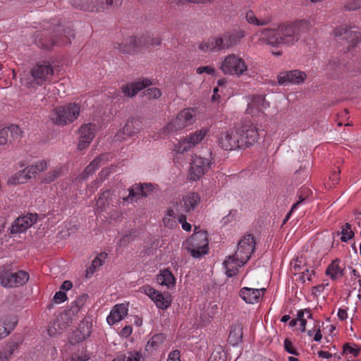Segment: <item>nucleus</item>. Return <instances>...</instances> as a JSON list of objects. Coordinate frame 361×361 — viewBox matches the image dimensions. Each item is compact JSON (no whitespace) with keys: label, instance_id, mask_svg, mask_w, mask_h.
<instances>
[{"label":"nucleus","instance_id":"f257e3e1","mask_svg":"<svg viewBox=\"0 0 361 361\" xmlns=\"http://www.w3.org/2000/svg\"><path fill=\"white\" fill-rule=\"evenodd\" d=\"M306 26V22L298 21L281 25L276 30L266 29L262 32L261 39L273 47H290L299 41Z\"/></svg>","mask_w":361,"mask_h":361},{"label":"nucleus","instance_id":"f03ea898","mask_svg":"<svg viewBox=\"0 0 361 361\" xmlns=\"http://www.w3.org/2000/svg\"><path fill=\"white\" fill-rule=\"evenodd\" d=\"M54 73V68L49 63H37L29 73H24L22 75L20 83L27 87H31L35 85H42L51 81Z\"/></svg>","mask_w":361,"mask_h":361},{"label":"nucleus","instance_id":"7ed1b4c3","mask_svg":"<svg viewBox=\"0 0 361 361\" xmlns=\"http://www.w3.org/2000/svg\"><path fill=\"white\" fill-rule=\"evenodd\" d=\"M243 37V31L236 33H224L219 37H212L202 42L199 49L204 52H219L235 46Z\"/></svg>","mask_w":361,"mask_h":361},{"label":"nucleus","instance_id":"20e7f679","mask_svg":"<svg viewBox=\"0 0 361 361\" xmlns=\"http://www.w3.org/2000/svg\"><path fill=\"white\" fill-rule=\"evenodd\" d=\"M80 108L78 104L70 103L54 108L49 114L50 120L56 125L65 126L73 122L79 116Z\"/></svg>","mask_w":361,"mask_h":361},{"label":"nucleus","instance_id":"39448f33","mask_svg":"<svg viewBox=\"0 0 361 361\" xmlns=\"http://www.w3.org/2000/svg\"><path fill=\"white\" fill-rule=\"evenodd\" d=\"M219 68L225 75L240 77L247 72V66L243 58L235 54H230L224 57Z\"/></svg>","mask_w":361,"mask_h":361},{"label":"nucleus","instance_id":"423d86ee","mask_svg":"<svg viewBox=\"0 0 361 361\" xmlns=\"http://www.w3.org/2000/svg\"><path fill=\"white\" fill-rule=\"evenodd\" d=\"M208 238L205 231L195 232L186 241L188 251L195 258L208 252Z\"/></svg>","mask_w":361,"mask_h":361},{"label":"nucleus","instance_id":"0eeeda50","mask_svg":"<svg viewBox=\"0 0 361 361\" xmlns=\"http://www.w3.org/2000/svg\"><path fill=\"white\" fill-rule=\"evenodd\" d=\"M195 116L194 109H185L180 111L176 117L164 127V131L166 133H171L173 131L183 130L195 121Z\"/></svg>","mask_w":361,"mask_h":361},{"label":"nucleus","instance_id":"6e6552de","mask_svg":"<svg viewBox=\"0 0 361 361\" xmlns=\"http://www.w3.org/2000/svg\"><path fill=\"white\" fill-rule=\"evenodd\" d=\"M240 149H245L250 147L256 143L259 135L258 129L252 123H246L237 129Z\"/></svg>","mask_w":361,"mask_h":361},{"label":"nucleus","instance_id":"1a4fd4ad","mask_svg":"<svg viewBox=\"0 0 361 361\" xmlns=\"http://www.w3.org/2000/svg\"><path fill=\"white\" fill-rule=\"evenodd\" d=\"M255 240L252 234L245 235L239 241L235 251V257L241 260L240 264H245L250 258L255 248Z\"/></svg>","mask_w":361,"mask_h":361},{"label":"nucleus","instance_id":"9d476101","mask_svg":"<svg viewBox=\"0 0 361 361\" xmlns=\"http://www.w3.org/2000/svg\"><path fill=\"white\" fill-rule=\"evenodd\" d=\"M29 280L27 272L20 270L17 272L3 271L0 275V283L5 288L18 287L25 284Z\"/></svg>","mask_w":361,"mask_h":361},{"label":"nucleus","instance_id":"9b49d317","mask_svg":"<svg viewBox=\"0 0 361 361\" xmlns=\"http://www.w3.org/2000/svg\"><path fill=\"white\" fill-rule=\"evenodd\" d=\"M212 162L209 158L195 155L191 163L189 178L195 181L200 178L209 169Z\"/></svg>","mask_w":361,"mask_h":361},{"label":"nucleus","instance_id":"f8f14e48","mask_svg":"<svg viewBox=\"0 0 361 361\" xmlns=\"http://www.w3.org/2000/svg\"><path fill=\"white\" fill-rule=\"evenodd\" d=\"M200 201L197 193L190 192L184 195L182 199L176 201L173 206L179 214H185L193 211Z\"/></svg>","mask_w":361,"mask_h":361},{"label":"nucleus","instance_id":"ddd939ff","mask_svg":"<svg viewBox=\"0 0 361 361\" xmlns=\"http://www.w3.org/2000/svg\"><path fill=\"white\" fill-rule=\"evenodd\" d=\"M140 290L149 296L158 308L165 310L171 305V300L169 295H164L148 285L141 287Z\"/></svg>","mask_w":361,"mask_h":361},{"label":"nucleus","instance_id":"4468645a","mask_svg":"<svg viewBox=\"0 0 361 361\" xmlns=\"http://www.w3.org/2000/svg\"><path fill=\"white\" fill-rule=\"evenodd\" d=\"M218 145L224 150L240 149L237 130H230L220 133L218 136Z\"/></svg>","mask_w":361,"mask_h":361},{"label":"nucleus","instance_id":"2eb2a0df","mask_svg":"<svg viewBox=\"0 0 361 361\" xmlns=\"http://www.w3.org/2000/svg\"><path fill=\"white\" fill-rule=\"evenodd\" d=\"M336 37H343L350 47H355L361 40V32L357 27L341 26L334 31Z\"/></svg>","mask_w":361,"mask_h":361},{"label":"nucleus","instance_id":"dca6fc26","mask_svg":"<svg viewBox=\"0 0 361 361\" xmlns=\"http://www.w3.org/2000/svg\"><path fill=\"white\" fill-rule=\"evenodd\" d=\"M22 135L23 131L16 125L0 130V147L13 144L22 137Z\"/></svg>","mask_w":361,"mask_h":361},{"label":"nucleus","instance_id":"f3484780","mask_svg":"<svg viewBox=\"0 0 361 361\" xmlns=\"http://www.w3.org/2000/svg\"><path fill=\"white\" fill-rule=\"evenodd\" d=\"M142 121L137 118H132L127 121L122 130H119L115 135V140L121 141L126 139L128 137L133 136L137 133L142 128Z\"/></svg>","mask_w":361,"mask_h":361},{"label":"nucleus","instance_id":"a211bd4d","mask_svg":"<svg viewBox=\"0 0 361 361\" xmlns=\"http://www.w3.org/2000/svg\"><path fill=\"white\" fill-rule=\"evenodd\" d=\"M278 82L280 85L286 86L290 84H300L306 78V74L298 70L281 72L278 75Z\"/></svg>","mask_w":361,"mask_h":361},{"label":"nucleus","instance_id":"6ab92c4d","mask_svg":"<svg viewBox=\"0 0 361 361\" xmlns=\"http://www.w3.org/2000/svg\"><path fill=\"white\" fill-rule=\"evenodd\" d=\"M37 219V214H27L16 219L11 228V233H21L30 228Z\"/></svg>","mask_w":361,"mask_h":361},{"label":"nucleus","instance_id":"aec40b11","mask_svg":"<svg viewBox=\"0 0 361 361\" xmlns=\"http://www.w3.org/2000/svg\"><path fill=\"white\" fill-rule=\"evenodd\" d=\"M95 130L96 125L92 123L85 124L80 128V136L78 145L79 149L82 150L89 145L94 137Z\"/></svg>","mask_w":361,"mask_h":361},{"label":"nucleus","instance_id":"412c9836","mask_svg":"<svg viewBox=\"0 0 361 361\" xmlns=\"http://www.w3.org/2000/svg\"><path fill=\"white\" fill-rule=\"evenodd\" d=\"M265 288H251L244 287L240 289L239 295L247 303L255 304L259 302L264 294Z\"/></svg>","mask_w":361,"mask_h":361},{"label":"nucleus","instance_id":"4be33fe9","mask_svg":"<svg viewBox=\"0 0 361 361\" xmlns=\"http://www.w3.org/2000/svg\"><path fill=\"white\" fill-rule=\"evenodd\" d=\"M75 8L86 11H102L103 4L100 0H69Z\"/></svg>","mask_w":361,"mask_h":361},{"label":"nucleus","instance_id":"5701e85b","mask_svg":"<svg viewBox=\"0 0 361 361\" xmlns=\"http://www.w3.org/2000/svg\"><path fill=\"white\" fill-rule=\"evenodd\" d=\"M37 173L33 165L28 166L22 171L9 178L8 183L12 185H18L24 183Z\"/></svg>","mask_w":361,"mask_h":361},{"label":"nucleus","instance_id":"b1692460","mask_svg":"<svg viewBox=\"0 0 361 361\" xmlns=\"http://www.w3.org/2000/svg\"><path fill=\"white\" fill-rule=\"evenodd\" d=\"M115 47L123 54H133L140 49L139 39L133 36L127 37Z\"/></svg>","mask_w":361,"mask_h":361},{"label":"nucleus","instance_id":"393cba45","mask_svg":"<svg viewBox=\"0 0 361 361\" xmlns=\"http://www.w3.org/2000/svg\"><path fill=\"white\" fill-rule=\"evenodd\" d=\"M128 314V309L124 304H118L114 307L110 314L106 318V322L109 325H113L116 322L121 321Z\"/></svg>","mask_w":361,"mask_h":361},{"label":"nucleus","instance_id":"a878e982","mask_svg":"<svg viewBox=\"0 0 361 361\" xmlns=\"http://www.w3.org/2000/svg\"><path fill=\"white\" fill-rule=\"evenodd\" d=\"M151 84L147 79L138 81L130 85H126L122 87V92L128 97L135 96L139 91L148 87Z\"/></svg>","mask_w":361,"mask_h":361},{"label":"nucleus","instance_id":"bb28decb","mask_svg":"<svg viewBox=\"0 0 361 361\" xmlns=\"http://www.w3.org/2000/svg\"><path fill=\"white\" fill-rule=\"evenodd\" d=\"M344 269L345 268L341 266V260L337 258L333 260L327 267L325 274L329 276L331 280H337L343 276Z\"/></svg>","mask_w":361,"mask_h":361},{"label":"nucleus","instance_id":"cd10ccee","mask_svg":"<svg viewBox=\"0 0 361 361\" xmlns=\"http://www.w3.org/2000/svg\"><path fill=\"white\" fill-rule=\"evenodd\" d=\"M17 320L14 317L7 316L0 319V340L14 329Z\"/></svg>","mask_w":361,"mask_h":361},{"label":"nucleus","instance_id":"c85d7f7f","mask_svg":"<svg viewBox=\"0 0 361 361\" xmlns=\"http://www.w3.org/2000/svg\"><path fill=\"white\" fill-rule=\"evenodd\" d=\"M88 298L87 294H82L79 295L75 300L72 303V305L70 307L68 310L63 312V315L62 316L63 319H66L69 316H75L76 315L80 309L85 304L87 299Z\"/></svg>","mask_w":361,"mask_h":361},{"label":"nucleus","instance_id":"c756f323","mask_svg":"<svg viewBox=\"0 0 361 361\" xmlns=\"http://www.w3.org/2000/svg\"><path fill=\"white\" fill-rule=\"evenodd\" d=\"M240 259H236L235 255L228 256L224 262V265L226 270V273L228 277H232L237 274L238 268L243 267L244 264H240Z\"/></svg>","mask_w":361,"mask_h":361},{"label":"nucleus","instance_id":"7c9ffc66","mask_svg":"<svg viewBox=\"0 0 361 361\" xmlns=\"http://www.w3.org/2000/svg\"><path fill=\"white\" fill-rule=\"evenodd\" d=\"M243 341V326L241 324H234L231 326L228 338L230 344L235 346Z\"/></svg>","mask_w":361,"mask_h":361},{"label":"nucleus","instance_id":"2f4dec72","mask_svg":"<svg viewBox=\"0 0 361 361\" xmlns=\"http://www.w3.org/2000/svg\"><path fill=\"white\" fill-rule=\"evenodd\" d=\"M65 171L66 167L64 166L59 165L56 166L44 175L42 180V183L49 184L54 182L59 178L63 176Z\"/></svg>","mask_w":361,"mask_h":361},{"label":"nucleus","instance_id":"473e14b6","mask_svg":"<svg viewBox=\"0 0 361 361\" xmlns=\"http://www.w3.org/2000/svg\"><path fill=\"white\" fill-rule=\"evenodd\" d=\"M75 34L72 30H67L65 34L60 39H53L50 44L43 45L44 49H51L54 45H65L71 44V39H74Z\"/></svg>","mask_w":361,"mask_h":361},{"label":"nucleus","instance_id":"72a5a7b5","mask_svg":"<svg viewBox=\"0 0 361 361\" xmlns=\"http://www.w3.org/2000/svg\"><path fill=\"white\" fill-rule=\"evenodd\" d=\"M145 192L140 184H135L129 188V195L123 200L128 202H136L141 197H146Z\"/></svg>","mask_w":361,"mask_h":361},{"label":"nucleus","instance_id":"f704fd0d","mask_svg":"<svg viewBox=\"0 0 361 361\" xmlns=\"http://www.w3.org/2000/svg\"><path fill=\"white\" fill-rule=\"evenodd\" d=\"M157 281L160 285L166 286L169 288L173 287L176 282L175 277L168 269L161 271V273L157 275Z\"/></svg>","mask_w":361,"mask_h":361},{"label":"nucleus","instance_id":"c9c22d12","mask_svg":"<svg viewBox=\"0 0 361 361\" xmlns=\"http://www.w3.org/2000/svg\"><path fill=\"white\" fill-rule=\"evenodd\" d=\"M106 257L107 254L106 252H101L94 259L92 262V264L86 270L87 278L91 277L97 269L103 264Z\"/></svg>","mask_w":361,"mask_h":361},{"label":"nucleus","instance_id":"e433bc0d","mask_svg":"<svg viewBox=\"0 0 361 361\" xmlns=\"http://www.w3.org/2000/svg\"><path fill=\"white\" fill-rule=\"evenodd\" d=\"M18 347V343L17 341L8 343L0 350V361H8Z\"/></svg>","mask_w":361,"mask_h":361},{"label":"nucleus","instance_id":"4c0bfd02","mask_svg":"<svg viewBox=\"0 0 361 361\" xmlns=\"http://www.w3.org/2000/svg\"><path fill=\"white\" fill-rule=\"evenodd\" d=\"M269 106V102L266 101L265 97L262 95L254 96L252 102L248 104V109L251 110L256 109L258 111H262Z\"/></svg>","mask_w":361,"mask_h":361},{"label":"nucleus","instance_id":"58836bf2","mask_svg":"<svg viewBox=\"0 0 361 361\" xmlns=\"http://www.w3.org/2000/svg\"><path fill=\"white\" fill-rule=\"evenodd\" d=\"M138 39L140 48L149 46H159L161 43V39L159 37H153L149 35H143L138 37Z\"/></svg>","mask_w":361,"mask_h":361},{"label":"nucleus","instance_id":"ea45409f","mask_svg":"<svg viewBox=\"0 0 361 361\" xmlns=\"http://www.w3.org/2000/svg\"><path fill=\"white\" fill-rule=\"evenodd\" d=\"M207 133V130L205 128H202L199 130L195 131L192 134L190 135L188 137L192 146L194 147L197 144H199L206 136Z\"/></svg>","mask_w":361,"mask_h":361},{"label":"nucleus","instance_id":"a19ab883","mask_svg":"<svg viewBox=\"0 0 361 361\" xmlns=\"http://www.w3.org/2000/svg\"><path fill=\"white\" fill-rule=\"evenodd\" d=\"M341 235V240L342 242H347L354 237L355 233L352 229L351 224L346 223L342 226Z\"/></svg>","mask_w":361,"mask_h":361},{"label":"nucleus","instance_id":"79ce46f5","mask_svg":"<svg viewBox=\"0 0 361 361\" xmlns=\"http://www.w3.org/2000/svg\"><path fill=\"white\" fill-rule=\"evenodd\" d=\"M165 338L166 337L163 334H156L149 340L147 344V348H157L164 341Z\"/></svg>","mask_w":361,"mask_h":361},{"label":"nucleus","instance_id":"37998d69","mask_svg":"<svg viewBox=\"0 0 361 361\" xmlns=\"http://www.w3.org/2000/svg\"><path fill=\"white\" fill-rule=\"evenodd\" d=\"M245 18L249 23L256 25H265L268 23V21L266 20L258 19L252 11L247 12Z\"/></svg>","mask_w":361,"mask_h":361},{"label":"nucleus","instance_id":"c03bdc74","mask_svg":"<svg viewBox=\"0 0 361 361\" xmlns=\"http://www.w3.org/2000/svg\"><path fill=\"white\" fill-rule=\"evenodd\" d=\"M193 147L190 144V141L188 140V137L180 140L178 143L177 144L176 147V149L178 153H184L185 152H188L190 149H192Z\"/></svg>","mask_w":361,"mask_h":361},{"label":"nucleus","instance_id":"a18cd8bd","mask_svg":"<svg viewBox=\"0 0 361 361\" xmlns=\"http://www.w3.org/2000/svg\"><path fill=\"white\" fill-rule=\"evenodd\" d=\"M103 4L102 11L109 8H118L121 6L123 0H100Z\"/></svg>","mask_w":361,"mask_h":361},{"label":"nucleus","instance_id":"49530a36","mask_svg":"<svg viewBox=\"0 0 361 361\" xmlns=\"http://www.w3.org/2000/svg\"><path fill=\"white\" fill-rule=\"evenodd\" d=\"M97 170V167L94 166L92 164H90L84 170V171L78 177L81 180H85L89 176L92 175L95 171Z\"/></svg>","mask_w":361,"mask_h":361},{"label":"nucleus","instance_id":"de8ad7c7","mask_svg":"<svg viewBox=\"0 0 361 361\" xmlns=\"http://www.w3.org/2000/svg\"><path fill=\"white\" fill-rule=\"evenodd\" d=\"M140 354L139 353H135L133 354H130L128 357H126L125 355H121L113 361H140Z\"/></svg>","mask_w":361,"mask_h":361},{"label":"nucleus","instance_id":"09e8293b","mask_svg":"<svg viewBox=\"0 0 361 361\" xmlns=\"http://www.w3.org/2000/svg\"><path fill=\"white\" fill-rule=\"evenodd\" d=\"M343 8L345 11H355L361 8V0H351L346 3Z\"/></svg>","mask_w":361,"mask_h":361},{"label":"nucleus","instance_id":"8fccbe9b","mask_svg":"<svg viewBox=\"0 0 361 361\" xmlns=\"http://www.w3.org/2000/svg\"><path fill=\"white\" fill-rule=\"evenodd\" d=\"M109 158V154H102L99 156L97 157L92 162L91 164H94L97 167V169H99V167L103 164H104L107 161Z\"/></svg>","mask_w":361,"mask_h":361},{"label":"nucleus","instance_id":"3c124183","mask_svg":"<svg viewBox=\"0 0 361 361\" xmlns=\"http://www.w3.org/2000/svg\"><path fill=\"white\" fill-rule=\"evenodd\" d=\"M307 175V172L301 167L299 170L296 171L293 175V178L296 184L300 183L302 180L306 178Z\"/></svg>","mask_w":361,"mask_h":361},{"label":"nucleus","instance_id":"603ef678","mask_svg":"<svg viewBox=\"0 0 361 361\" xmlns=\"http://www.w3.org/2000/svg\"><path fill=\"white\" fill-rule=\"evenodd\" d=\"M197 74L207 73L208 75H214L216 74V69L210 66H200L196 70Z\"/></svg>","mask_w":361,"mask_h":361},{"label":"nucleus","instance_id":"864d4df0","mask_svg":"<svg viewBox=\"0 0 361 361\" xmlns=\"http://www.w3.org/2000/svg\"><path fill=\"white\" fill-rule=\"evenodd\" d=\"M163 223L164 226L169 228H174L178 225L176 218L170 216H164L163 218Z\"/></svg>","mask_w":361,"mask_h":361},{"label":"nucleus","instance_id":"5fc2aeb1","mask_svg":"<svg viewBox=\"0 0 361 361\" xmlns=\"http://www.w3.org/2000/svg\"><path fill=\"white\" fill-rule=\"evenodd\" d=\"M308 193L309 190H307V188H304L300 191V194L299 195V200L292 206L291 212L297 209L298 205L306 199V197L308 195Z\"/></svg>","mask_w":361,"mask_h":361},{"label":"nucleus","instance_id":"6e6d98bb","mask_svg":"<svg viewBox=\"0 0 361 361\" xmlns=\"http://www.w3.org/2000/svg\"><path fill=\"white\" fill-rule=\"evenodd\" d=\"M63 315V313L61 314L59 317L58 318V322L60 324H59V327L62 329L63 328H66L67 326H70L72 324L73 316H69L66 319H63L62 316Z\"/></svg>","mask_w":361,"mask_h":361},{"label":"nucleus","instance_id":"4d7b16f0","mask_svg":"<svg viewBox=\"0 0 361 361\" xmlns=\"http://www.w3.org/2000/svg\"><path fill=\"white\" fill-rule=\"evenodd\" d=\"M343 353L344 354H352L353 357H357L359 355L360 353V348H355L352 346H350L348 343H345L343 345Z\"/></svg>","mask_w":361,"mask_h":361},{"label":"nucleus","instance_id":"13d9d810","mask_svg":"<svg viewBox=\"0 0 361 361\" xmlns=\"http://www.w3.org/2000/svg\"><path fill=\"white\" fill-rule=\"evenodd\" d=\"M314 274V270H310L308 269H306L305 271H302L300 274L299 278L302 283H305L306 281H310L312 279V276Z\"/></svg>","mask_w":361,"mask_h":361},{"label":"nucleus","instance_id":"bf43d9fd","mask_svg":"<svg viewBox=\"0 0 361 361\" xmlns=\"http://www.w3.org/2000/svg\"><path fill=\"white\" fill-rule=\"evenodd\" d=\"M284 348L290 354L298 355V353L294 348L293 343L288 338H286L284 341Z\"/></svg>","mask_w":361,"mask_h":361},{"label":"nucleus","instance_id":"052dcab7","mask_svg":"<svg viewBox=\"0 0 361 361\" xmlns=\"http://www.w3.org/2000/svg\"><path fill=\"white\" fill-rule=\"evenodd\" d=\"M66 300H67L66 294L61 290L56 292L53 298V301L55 303H61V302L66 301Z\"/></svg>","mask_w":361,"mask_h":361},{"label":"nucleus","instance_id":"680f3d73","mask_svg":"<svg viewBox=\"0 0 361 361\" xmlns=\"http://www.w3.org/2000/svg\"><path fill=\"white\" fill-rule=\"evenodd\" d=\"M147 92L149 99H157L161 95L160 90L156 87L147 89Z\"/></svg>","mask_w":361,"mask_h":361},{"label":"nucleus","instance_id":"e2e57ef3","mask_svg":"<svg viewBox=\"0 0 361 361\" xmlns=\"http://www.w3.org/2000/svg\"><path fill=\"white\" fill-rule=\"evenodd\" d=\"M178 222L182 224V228L185 231H190L191 230V225L186 222L185 214H180L178 216Z\"/></svg>","mask_w":361,"mask_h":361},{"label":"nucleus","instance_id":"0e129e2a","mask_svg":"<svg viewBox=\"0 0 361 361\" xmlns=\"http://www.w3.org/2000/svg\"><path fill=\"white\" fill-rule=\"evenodd\" d=\"M37 172H42L47 169V161L42 160L33 165Z\"/></svg>","mask_w":361,"mask_h":361},{"label":"nucleus","instance_id":"69168bd1","mask_svg":"<svg viewBox=\"0 0 361 361\" xmlns=\"http://www.w3.org/2000/svg\"><path fill=\"white\" fill-rule=\"evenodd\" d=\"M167 361H181L180 359V351L178 350L171 351L169 355Z\"/></svg>","mask_w":361,"mask_h":361},{"label":"nucleus","instance_id":"338daca9","mask_svg":"<svg viewBox=\"0 0 361 361\" xmlns=\"http://www.w3.org/2000/svg\"><path fill=\"white\" fill-rule=\"evenodd\" d=\"M110 192L109 190L104 191L99 197L97 204L102 207L104 204V200H106L109 197Z\"/></svg>","mask_w":361,"mask_h":361},{"label":"nucleus","instance_id":"774afa93","mask_svg":"<svg viewBox=\"0 0 361 361\" xmlns=\"http://www.w3.org/2000/svg\"><path fill=\"white\" fill-rule=\"evenodd\" d=\"M132 240H133V238L130 234L126 235L120 239L118 243L119 246H126Z\"/></svg>","mask_w":361,"mask_h":361}]
</instances>
